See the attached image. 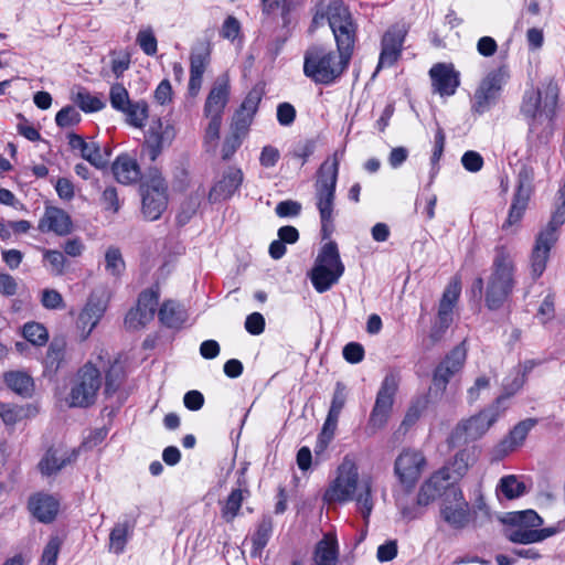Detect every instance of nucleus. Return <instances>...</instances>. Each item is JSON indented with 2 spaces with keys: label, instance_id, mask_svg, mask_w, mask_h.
Listing matches in <instances>:
<instances>
[{
  "label": "nucleus",
  "instance_id": "nucleus-16",
  "mask_svg": "<svg viewBox=\"0 0 565 565\" xmlns=\"http://www.w3.org/2000/svg\"><path fill=\"white\" fill-rule=\"evenodd\" d=\"M158 298V294L152 289L142 291L137 307L131 309L125 318L127 328L137 330L150 322L156 313Z\"/></svg>",
  "mask_w": 565,
  "mask_h": 565
},
{
  "label": "nucleus",
  "instance_id": "nucleus-25",
  "mask_svg": "<svg viewBox=\"0 0 565 565\" xmlns=\"http://www.w3.org/2000/svg\"><path fill=\"white\" fill-rule=\"evenodd\" d=\"M244 175L241 169L228 168L222 179L217 181L209 193L211 202H217L230 199L241 186Z\"/></svg>",
  "mask_w": 565,
  "mask_h": 565
},
{
  "label": "nucleus",
  "instance_id": "nucleus-64",
  "mask_svg": "<svg viewBox=\"0 0 565 565\" xmlns=\"http://www.w3.org/2000/svg\"><path fill=\"white\" fill-rule=\"evenodd\" d=\"M343 356L349 363H359L364 358V349L360 343L351 342L343 348Z\"/></svg>",
  "mask_w": 565,
  "mask_h": 565
},
{
  "label": "nucleus",
  "instance_id": "nucleus-3",
  "mask_svg": "<svg viewBox=\"0 0 565 565\" xmlns=\"http://www.w3.org/2000/svg\"><path fill=\"white\" fill-rule=\"evenodd\" d=\"M326 20L334 35L338 52H343L345 57H351L356 38V24L348 7L342 1H332L326 8L317 10L309 31L313 32Z\"/></svg>",
  "mask_w": 565,
  "mask_h": 565
},
{
  "label": "nucleus",
  "instance_id": "nucleus-41",
  "mask_svg": "<svg viewBox=\"0 0 565 565\" xmlns=\"http://www.w3.org/2000/svg\"><path fill=\"white\" fill-rule=\"evenodd\" d=\"M497 489L509 500L520 498L526 492L525 484L514 475L502 477Z\"/></svg>",
  "mask_w": 565,
  "mask_h": 565
},
{
  "label": "nucleus",
  "instance_id": "nucleus-46",
  "mask_svg": "<svg viewBox=\"0 0 565 565\" xmlns=\"http://www.w3.org/2000/svg\"><path fill=\"white\" fill-rule=\"evenodd\" d=\"M66 341L64 339H54L46 353V361L51 367L58 369L64 360Z\"/></svg>",
  "mask_w": 565,
  "mask_h": 565
},
{
  "label": "nucleus",
  "instance_id": "nucleus-18",
  "mask_svg": "<svg viewBox=\"0 0 565 565\" xmlns=\"http://www.w3.org/2000/svg\"><path fill=\"white\" fill-rule=\"evenodd\" d=\"M406 32L398 26L388 29L382 38V50L374 76L382 67L392 66L401 56Z\"/></svg>",
  "mask_w": 565,
  "mask_h": 565
},
{
  "label": "nucleus",
  "instance_id": "nucleus-10",
  "mask_svg": "<svg viewBox=\"0 0 565 565\" xmlns=\"http://www.w3.org/2000/svg\"><path fill=\"white\" fill-rule=\"evenodd\" d=\"M102 386L99 370L92 363L81 367L73 380L70 392V406L88 407L96 401L97 393Z\"/></svg>",
  "mask_w": 565,
  "mask_h": 565
},
{
  "label": "nucleus",
  "instance_id": "nucleus-55",
  "mask_svg": "<svg viewBox=\"0 0 565 565\" xmlns=\"http://www.w3.org/2000/svg\"><path fill=\"white\" fill-rule=\"evenodd\" d=\"M121 377H122V369L120 365L115 363L107 371L106 377H105V393L107 395H110L118 390L120 382H121Z\"/></svg>",
  "mask_w": 565,
  "mask_h": 565
},
{
  "label": "nucleus",
  "instance_id": "nucleus-51",
  "mask_svg": "<svg viewBox=\"0 0 565 565\" xmlns=\"http://www.w3.org/2000/svg\"><path fill=\"white\" fill-rule=\"evenodd\" d=\"M75 103L78 107L86 111H98L105 107V103L102 102L98 97L90 95L87 92H78L75 97Z\"/></svg>",
  "mask_w": 565,
  "mask_h": 565
},
{
  "label": "nucleus",
  "instance_id": "nucleus-57",
  "mask_svg": "<svg viewBox=\"0 0 565 565\" xmlns=\"http://www.w3.org/2000/svg\"><path fill=\"white\" fill-rule=\"evenodd\" d=\"M209 119V124L205 128L204 142L205 145L212 147L213 149L216 147L217 140L220 138V130L222 125V118L220 117H206Z\"/></svg>",
  "mask_w": 565,
  "mask_h": 565
},
{
  "label": "nucleus",
  "instance_id": "nucleus-24",
  "mask_svg": "<svg viewBox=\"0 0 565 565\" xmlns=\"http://www.w3.org/2000/svg\"><path fill=\"white\" fill-rule=\"evenodd\" d=\"M429 75L434 93L440 96H451L455 94L459 85V78L451 65L436 64L430 68Z\"/></svg>",
  "mask_w": 565,
  "mask_h": 565
},
{
  "label": "nucleus",
  "instance_id": "nucleus-6",
  "mask_svg": "<svg viewBox=\"0 0 565 565\" xmlns=\"http://www.w3.org/2000/svg\"><path fill=\"white\" fill-rule=\"evenodd\" d=\"M343 52L335 54L320 45L310 46L305 53L303 73L318 84L329 85L345 71L351 57Z\"/></svg>",
  "mask_w": 565,
  "mask_h": 565
},
{
  "label": "nucleus",
  "instance_id": "nucleus-13",
  "mask_svg": "<svg viewBox=\"0 0 565 565\" xmlns=\"http://www.w3.org/2000/svg\"><path fill=\"white\" fill-rule=\"evenodd\" d=\"M559 227L561 226L548 222L535 237V242L530 255L531 275L534 279L541 277L546 269L551 249L558 239L557 232Z\"/></svg>",
  "mask_w": 565,
  "mask_h": 565
},
{
  "label": "nucleus",
  "instance_id": "nucleus-39",
  "mask_svg": "<svg viewBox=\"0 0 565 565\" xmlns=\"http://www.w3.org/2000/svg\"><path fill=\"white\" fill-rule=\"evenodd\" d=\"M533 192L532 180L526 172H520L518 175V185L512 199V203L527 209Z\"/></svg>",
  "mask_w": 565,
  "mask_h": 565
},
{
  "label": "nucleus",
  "instance_id": "nucleus-44",
  "mask_svg": "<svg viewBox=\"0 0 565 565\" xmlns=\"http://www.w3.org/2000/svg\"><path fill=\"white\" fill-rule=\"evenodd\" d=\"M22 334L33 345L42 347L49 340L45 327L39 322H28L23 326Z\"/></svg>",
  "mask_w": 565,
  "mask_h": 565
},
{
  "label": "nucleus",
  "instance_id": "nucleus-19",
  "mask_svg": "<svg viewBox=\"0 0 565 565\" xmlns=\"http://www.w3.org/2000/svg\"><path fill=\"white\" fill-rule=\"evenodd\" d=\"M537 420L534 418H526L518 423L497 446L493 448V458L497 460L503 459L507 455L514 451L518 447L522 446L527 434L535 427Z\"/></svg>",
  "mask_w": 565,
  "mask_h": 565
},
{
  "label": "nucleus",
  "instance_id": "nucleus-23",
  "mask_svg": "<svg viewBox=\"0 0 565 565\" xmlns=\"http://www.w3.org/2000/svg\"><path fill=\"white\" fill-rule=\"evenodd\" d=\"M228 79L225 76H221L215 81L206 97L204 116L223 118V113L228 102Z\"/></svg>",
  "mask_w": 565,
  "mask_h": 565
},
{
  "label": "nucleus",
  "instance_id": "nucleus-28",
  "mask_svg": "<svg viewBox=\"0 0 565 565\" xmlns=\"http://www.w3.org/2000/svg\"><path fill=\"white\" fill-rule=\"evenodd\" d=\"M514 527L508 530L507 537L509 541L516 544H532L542 542L558 532L555 526L544 529H527L520 525H513Z\"/></svg>",
  "mask_w": 565,
  "mask_h": 565
},
{
  "label": "nucleus",
  "instance_id": "nucleus-11",
  "mask_svg": "<svg viewBox=\"0 0 565 565\" xmlns=\"http://www.w3.org/2000/svg\"><path fill=\"white\" fill-rule=\"evenodd\" d=\"M508 78L509 70L505 65L488 73L475 93L473 110L478 114L488 111L495 104Z\"/></svg>",
  "mask_w": 565,
  "mask_h": 565
},
{
  "label": "nucleus",
  "instance_id": "nucleus-54",
  "mask_svg": "<svg viewBox=\"0 0 565 565\" xmlns=\"http://www.w3.org/2000/svg\"><path fill=\"white\" fill-rule=\"evenodd\" d=\"M550 222L558 226H562L565 223V179L563 185L559 188L557 192L555 207L554 211L552 212Z\"/></svg>",
  "mask_w": 565,
  "mask_h": 565
},
{
  "label": "nucleus",
  "instance_id": "nucleus-49",
  "mask_svg": "<svg viewBox=\"0 0 565 565\" xmlns=\"http://www.w3.org/2000/svg\"><path fill=\"white\" fill-rule=\"evenodd\" d=\"M271 532V523L269 521H263L259 523L256 532L254 533L252 537L254 551L253 555H258L262 550L266 546L268 543L269 536Z\"/></svg>",
  "mask_w": 565,
  "mask_h": 565
},
{
  "label": "nucleus",
  "instance_id": "nucleus-32",
  "mask_svg": "<svg viewBox=\"0 0 565 565\" xmlns=\"http://www.w3.org/2000/svg\"><path fill=\"white\" fill-rule=\"evenodd\" d=\"M339 557L337 537L327 533L320 540L315 548L313 561L316 565H337Z\"/></svg>",
  "mask_w": 565,
  "mask_h": 565
},
{
  "label": "nucleus",
  "instance_id": "nucleus-36",
  "mask_svg": "<svg viewBox=\"0 0 565 565\" xmlns=\"http://www.w3.org/2000/svg\"><path fill=\"white\" fill-rule=\"evenodd\" d=\"M342 273L339 270H329L322 266L315 265L310 273V279L318 292L329 290L334 284L338 282Z\"/></svg>",
  "mask_w": 565,
  "mask_h": 565
},
{
  "label": "nucleus",
  "instance_id": "nucleus-27",
  "mask_svg": "<svg viewBox=\"0 0 565 565\" xmlns=\"http://www.w3.org/2000/svg\"><path fill=\"white\" fill-rule=\"evenodd\" d=\"M104 311L105 305L100 299L94 297L88 299L77 319V328L82 331L83 339H86L90 334L99 322Z\"/></svg>",
  "mask_w": 565,
  "mask_h": 565
},
{
  "label": "nucleus",
  "instance_id": "nucleus-22",
  "mask_svg": "<svg viewBox=\"0 0 565 565\" xmlns=\"http://www.w3.org/2000/svg\"><path fill=\"white\" fill-rule=\"evenodd\" d=\"M72 150H78L81 157L97 169L105 168L109 162V153H103L98 142L85 140L82 136L71 132L67 136Z\"/></svg>",
  "mask_w": 565,
  "mask_h": 565
},
{
  "label": "nucleus",
  "instance_id": "nucleus-34",
  "mask_svg": "<svg viewBox=\"0 0 565 565\" xmlns=\"http://www.w3.org/2000/svg\"><path fill=\"white\" fill-rule=\"evenodd\" d=\"M7 386L22 397H30L34 383L30 375L22 371H11L3 375Z\"/></svg>",
  "mask_w": 565,
  "mask_h": 565
},
{
  "label": "nucleus",
  "instance_id": "nucleus-30",
  "mask_svg": "<svg viewBox=\"0 0 565 565\" xmlns=\"http://www.w3.org/2000/svg\"><path fill=\"white\" fill-rule=\"evenodd\" d=\"M111 170L116 180L122 184H131L140 179L139 164L127 153L116 158Z\"/></svg>",
  "mask_w": 565,
  "mask_h": 565
},
{
  "label": "nucleus",
  "instance_id": "nucleus-26",
  "mask_svg": "<svg viewBox=\"0 0 565 565\" xmlns=\"http://www.w3.org/2000/svg\"><path fill=\"white\" fill-rule=\"evenodd\" d=\"M472 461V455L468 449L458 451L454 460L440 468L438 471H444L443 481L440 482L444 487L458 486V481L466 475L469 466Z\"/></svg>",
  "mask_w": 565,
  "mask_h": 565
},
{
  "label": "nucleus",
  "instance_id": "nucleus-58",
  "mask_svg": "<svg viewBox=\"0 0 565 565\" xmlns=\"http://www.w3.org/2000/svg\"><path fill=\"white\" fill-rule=\"evenodd\" d=\"M41 303L44 308L50 310L64 308L63 297L55 289H44L41 296Z\"/></svg>",
  "mask_w": 565,
  "mask_h": 565
},
{
  "label": "nucleus",
  "instance_id": "nucleus-42",
  "mask_svg": "<svg viewBox=\"0 0 565 565\" xmlns=\"http://www.w3.org/2000/svg\"><path fill=\"white\" fill-rule=\"evenodd\" d=\"M244 497L241 489L233 490L222 507L221 514L226 523H231L238 514Z\"/></svg>",
  "mask_w": 565,
  "mask_h": 565
},
{
  "label": "nucleus",
  "instance_id": "nucleus-47",
  "mask_svg": "<svg viewBox=\"0 0 565 565\" xmlns=\"http://www.w3.org/2000/svg\"><path fill=\"white\" fill-rule=\"evenodd\" d=\"M109 99L111 107L118 111L126 110L127 106L131 103L128 90L119 83L110 87Z\"/></svg>",
  "mask_w": 565,
  "mask_h": 565
},
{
  "label": "nucleus",
  "instance_id": "nucleus-52",
  "mask_svg": "<svg viewBox=\"0 0 565 565\" xmlns=\"http://www.w3.org/2000/svg\"><path fill=\"white\" fill-rule=\"evenodd\" d=\"M55 121L61 128L72 127L81 121V115L75 107L66 106L56 114Z\"/></svg>",
  "mask_w": 565,
  "mask_h": 565
},
{
  "label": "nucleus",
  "instance_id": "nucleus-63",
  "mask_svg": "<svg viewBox=\"0 0 565 565\" xmlns=\"http://www.w3.org/2000/svg\"><path fill=\"white\" fill-rule=\"evenodd\" d=\"M242 143V139L239 134L233 132L231 136L226 137L223 147H222V158L223 160H230L232 156L236 152Z\"/></svg>",
  "mask_w": 565,
  "mask_h": 565
},
{
  "label": "nucleus",
  "instance_id": "nucleus-56",
  "mask_svg": "<svg viewBox=\"0 0 565 565\" xmlns=\"http://www.w3.org/2000/svg\"><path fill=\"white\" fill-rule=\"evenodd\" d=\"M445 142H446V136L444 132V129L438 125L435 134V145H434V151L430 158L431 164H433V171H431V179L434 178L435 173L437 172L436 166L438 161L440 160L444 149H445Z\"/></svg>",
  "mask_w": 565,
  "mask_h": 565
},
{
  "label": "nucleus",
  "instance_id": "nucleus-31",
  "mask_svg": "<svg viewBox=\"0 0 565 565\" xmlns=\"http://www.w3.org/2000/svg\"><path fill=\"white\" fill-rule=\"evenodd\" d=\"M58 502L52 495L36 494L30 499L29 508L32 514L43 523L52 522L58 512Z\"/></svg>",
  "mask_w": 565,
  "mask_h": 565
},
{
  "label": "nucleus",
  "instance_id": "nucleus-20",
  "mask_svg": "<svg viewBox=\"0 0 565 565\" xmlns=\"http://www.w3.org/2000/svg\"><path fill=\"white\" fill-rule=\"evenodd\" d=\"M210 45L202 41L199 42L191 52L190 56V81H189V93L195 96L202 85V78L206 65L210 61Z\"/></svg>",
  "mask_w": 565,
  "mask_h": 565
},
{
  "label": "nucleus",
  "instance_id": "nucleus-17",
  "mask_svg": "<svg viewBox=\"0 0 565 565\" xmlns=\"http://www.w3.org/2000/svg\"><path fill=\"white\" fill-rule=\"evenodd\" d=\"M466 356L467 353L463 343L451 350L436 367L433 379L434 385L444 392L449 380L462 367Z\"/></svg>",
  "mask_w": 565,
  "mask_h": 565
},
{
  "label": "nucleus",
  "instance_id": "nucleus-1",
  "mask_svg": "<svg viewBox=\"0 0 565 565\" xmlns=\"http://www.w3.org/2000/svg\"><path fill=\"white\" fill-rule=\"evenodd\" d=\"M443 473L444 471H436L424 481L418 490L416 501L411 505L398 500L399 512L405 520H415L423 515L430 503L440 498L439 516L441 521L451 530L462 531L470 525L473 519L471 505L459 486H441Z\"/></svg>",
  "mask_w": 565,
  "mask_h": 565
},
{
  "label": "nucleus",
  "instance_id": "nucleus-40",
  "mask_svg": "<svg viewBox=\"0 0 565 565\" xmlns=\"http://www.w3.org/2000/svg\"><path fill=\"white\" fill-rule=\"evenodd\" d=\"M121 113L130 126L142 128L148 118V105L145 100L131 102Z\"/></svg>",
  "mask_w": 565,
  "mask_h": 565
},
{
  "label": "nucleus",
  "instance_id": "nucleus-7",
  "mask_svg": "<svg viewBox=\"0 0 565 565\" xmlns=\"http://www.w3.org/2000/svg\"><path fill=\"white\" fill-rule=\"evenodd\" d=\"M558 86L550 81L544 90L526 92L521 106L522 114L530 120V130L534 131L537 125H550L556 109Z\"/></svg>",
  "mask_w": 565,
  "mask_h": 565
},
{
  "label": "nucleus",
  "instance_id": "nucleus-62",
  "mask_svg": "<svg viewBox=\"0 0 565 565\" xmlns=\"http://www.w3.org/2000/svg\"><path fill=\"white\" fill-rule=\"evenodd\" d=\"M461 163L466 170L470 172H478L483 166V159L480 153L470 150L463 153L461 157Z\"/></svg>",
  "mask_w": 565,
  "mask_h": 565
},
{
  "label": "nucleus",
  "instance_id": "nucleus-38",
  "mask_svg": "<svg viewBox=\"0 0 565 565\" xmlns=\"http://www.w3.org/2000/svg\"><path fill=\"white\" fill-rule=\"evenodd\" d=\"M132 527L128 521L117 523L109 534V550L116 554L122 553Z\"/></svg>",
  "mask_w": 565,
  "mask_h": 565
},
{
  "label": "nucleus",
  "instance_id": "nucleus-33",
  "mask_svg": "<svg viewBox=\"0 0 565 565\" xmlns=\"http://www.w3.org/2000/svg\"><path fill=\"white\" fill-rule=\"evenodd\" d=\"M39 413L35 405H14L0 402V418L7 426H14L24 418L34 417Z\"/></svg>",
  "mask_w": 565,
  "mask_h": 565
},
{
  "label": "nucleus",
  "instance_id": "nucleus-8",
  "mask_svg": "<svg viewBox=\"0 0 565 565\" xmlns=\"http://www.w3.org/2000/svg\"><path fill=\"white\" fill-rule=\"evenodd\" d=\"M502 398L498 397L495 403L488 408L468 419L459 422L449 437V443L452 446H457L482 437L501 415L500 404Z\"/></svg>",
  "mask_w": 565,
  "mask_h": 565
},
{
  "label": "nucleus",
  "instance_id": "nucleus-14",
  "mask_svg": "<svg viewBox=\"0 0 565 565\" xmlns=\"http://www.w3.org/2000/svg\"><path fill=\"white\" fill-rule=\"evenodd\" d=\"M397 388V377L393 374L386 375L377 392L375 404L369 419V427L373 431L383 428L387 423Z\"/></svg>",
  "mask_w": 565,
  "mask_h": 565
},
{
  "label": "nucleus",
  "instance_id": "nucleus-9",
  "mask_svg": "<svg viewBox=\"0 0 565 565\" xmlns=\"http://www.w3.org/2000/svg\"><path fill=\"white\" fill-rule=\"evenodd\" d=\"M167 189L160 171L150 168L140 184L142 213L146 218L156 221L161 216L168 204Z\"/></svg>",
  "mask_w": 565,
  "mask_h": 565
},
{
  "label": "nucleus",
  "instance_id": "nucleus-29",
  "mask_svg": "<svg viewBox=\"0 0 565 565\" xmlns=\"http://www.w3.org/2000/svg\"><path fill=\"white\" fill-rule=\"evenodd\" d=\"M75 458V450L67 451L58 448H50L39 462V469L43 475L51 476L73 462Z\"/></svg>",
  "mask_w": 565,
  "mask_h": 565
},
{
  "label": "nucleus",
  "instance_id": "nucleus-4",
  "mask_svg": "<svg viewBox=\"0 0 565 565\" xmlns=\"http://www.w3.org/2000/svg\"><path fill=\"white\" fill-rule=\"evenodd\" d=\"M339 166V152H334L322 162L317 172L315 198L324 236H328L332 231Z\"/></svg>",
  "mask_w": 565,
  "mask_h": 565
},
{
  "label": "nucleus",
  "instance_id": "nucleus-50",
  "mask_svg": "<svg viewBox=\"0 0 565 565\" xmlns=\"http://www.w3.org/2000/svg\"><path fill=\"white\" fill-rule=\"evenodd\" d=\"M43 257L50 264V270L55 276H61L65 271L66 258L64 254L56 249H43Z\"/></svg>",
  "mask_w": 565,
  "mask_h": 565
},
{
  "label": "nucleus",
  "instance_id": "nucleus-60",
  "mask_svg": "<svg viewBox=\"0 0 565 565\" xmlns=\"http://www.w3.org/2000/svg\"><path fill=\"white\" fill-rule=\"evenodd\" d=\"M61 542L58 537H52L42 554L41 565H55L60 552Z\"/></svg>",
  "mask_w": 565,
  "mask_h": 565
},
{
  "label": "nucleus",
  "instance_id": "nucleus-37",
  "mask_svg": "<svg viewBox=\"0 0 565 565\" xmlns=\"http://www.w3.org/2000/svg\"><path fill=\"white\" fill-rule=\"evenodd\" d=\"M159 319L169 328H178L185 320V311L174 301H166L159 310Z\"/></svg>",
  "mask_w": 565,
  "mask_h": 565
},
{
  "label": "nucleus",
  "instance_id": "nucleus-12",
  "mask_svg": "<svg viewBox=\"0 0 565 565\" xmlns=\"http://www.w3.org/2000/svg\"><path fill=\"white\" fill-rule=\"evenodd\" d=\"M427 466L424 454L414 448H404L394 462V473L399 482L412 489L422 477Z\"/></svg>",
  "mask_w": 565,
  "mask_h": 565
},
{
  "label": "nucleus",
  "instance_id": "nucleus-61",
  "mask_svg": "<svg viewBox=\"0 0 565 565\" xmlns=\"http://www.w3.org/2000/svg\"><path fill=\"white\" fill-rule=\"evenodd\" d=\"M296 119V109L289 103H281L277 106V120L281 126L288 127Z\"/></svg>",
  "mask_w": 565,
  "mask_h": 565
},
{
  "label": "nucleus",
  "instance_id": "nucleus-5",
  "mask_svg": "<svg viewBox=\"0 0 565 565\" xmlns=\"http://www.w3.org/2000/svg\"><path fill=\"white\" fill-rule=\"evenodd\" d=\"M514 269L510 252L503 246L497 247L486 289V305L489 309H499L511 295L515 284Z\"/></svg>",
  "mask_w": 565,
  "mask_h": 565
},
{
  "label": "nucleus",
  "instance_id": "nucleus-35",
  "mask_svg": "<svg viewBox=\"0 0 565 565\" xmlns=\"http://www.w3.org/2000/svg\"><path fill=\"white\" fill-rule=\"evenodd\" d=\"M315 265L322 266V268L329 270H339L343 274L344 265L340 259L338 246L334 242L324 244L318 254Z\"/></svg>",
  "mask_w": 565,
  "mask_h": 565
},
{
  "label": "nucleus",
  "instance_id": "nucleus-2",
  "mask_svg": "<svg viewBox=\"0 0 565 565\" xmlns=\"http://www.w3.org/2000/svg\"><path fill=\"white\" fill-rule=\"evenodd\" d=\"M323 501L329 504L355 501L364 521L367 522L373 510L372 480L360 479L358 466L345 457L338 467L334 480L326 489Z\"/></svg>",
  "mask_w": 565,
  "mask_h": 565
},
{
  "label": "nucleus",
  "instance_id": "nucleus-45",
  "mask_svg": "<svg viewBox=\"0 0 565 565\" xmlns=\"http://www.w3.org/2000/svg\"><path fill=\"white\" fill-rule=\"evenodd\" d=\"M106 270L114 277H119L125 270V262L117 247H109L105 254Z\"/></svg>",
  "mask_w": 565,
  "mask_h": 565
},
{
  "label": "nucleus",
  "instance_id": "nucleus-21",
  "mask_svg": "<svg viewBox=\"0 0 565 565\" xmlns=\"http://www.w3.org/2000/svg\"><path fill=\"white\" fill-rule=\"evenodd\" d=\"M38 228L42 233L52 232L58 236H66L73 231V222L66 211L56 206H46Z\"/></svg>",
  "mask_w": 565,
  "mask_h": 565
},
{
  "label": "nucleus",
  "instance_id": "nucleus-59",
  "mask_svg": "<svg viewBox=\"0 0 565 565\" xmlns=\"http://www.w3.org/2000/svg\"><path fill=\"white\" fill-rule=\"evenodd\" d=\"M100 202L106 211L117 213L120 209V202L115 186H107L100 198Z\"/></svg>",
  "mask_w": 565,
  "mask_h": 565
},
{
  "label": "nucleus",
  "instance_id": "nucleus-48",
  "mask_svg": "<svg viewBox=\"0 0 565 565\" xmlns=\"http://www.w3.org/2000/svg\"><path fill=\"white\" fill-rule=\"evenodd\" d=\"M136 42L145 54L152 56L158 51V42L151 28L142 29L138 32Z\"/></svg>",
  "mask_w": 565,
  "mask_h": 565
},
{
  "label": "nucleus",
  "instance_id": "nucleus-43",
  "mask_svg": "<svg viewBox=\"0 0 565 565\" xmlns=\"http://www.w3.org/2000/svg\"><path fill=\"white\" fill-rule=\"evenodd\" d=\"M508 521L511 525H520L527 529H537L543 524V519L534 510L511 513Z\"/></svg>",
  "mask_w": 565,
  "mask_h": 565
},
{
  "label": "nucleus",
  "instance_id": "nucleus-53",
  "mask_svg": "<svg viewBox=\"0 0 565 565\" xmlns=\"http://www.w3.org/2000/svg\"><path fill=\"white\" fill-rule=\"evenodd\" d=\"M262 97L263 90L260 88L254 87L250 89L239 107L241 114H247L254 117L258 109Z\"/></svg>",
  "mask_w": 565,
  "mask_h": 565
},
{
  "label": "nucleus",
  "instance_id": "nucleus-15",
  "mask_svg": "<svg viewBox=\"0 0 565 565\" xmlns=\"http://www.w3.org/2000/svg\"><path fill=\"white\" fill-rule=\"evenodd\" d=\"M175 138V129L161 119L153 120L145 136L142 152L151 161H156L164 148L169 147Z\"/></svg>",
  "mask_w": 565,
  "mask_h": 565
}]
</instances>
